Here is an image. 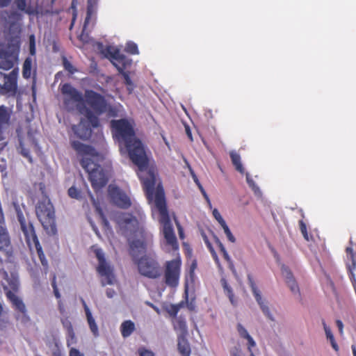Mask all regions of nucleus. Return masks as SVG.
I'll use <instances>...</instances> for the list:
<instances>
[{
  "mask_svg": "<svg viewBox=\"0 0 356 356\" xmlns=\"http://www.w3.org/2000/svg\"><path fill=\"white\" fill-rule=\"evenodd\" d=\"M15 6L21 11L29 13L30 10L27 5L26 0H13Z\"/></svg>",
  "mask_w": 356,
  "mask_h": 356,
  "instance_id": "30",
  "label": "nucleus"
},
{
  "mask_svg": "<svg viewBox=\"0 0 356 356\" xmlns=\"http://www.w3.org/2000/svg\"><path fill=\"white\" fill-rule=\"evenodd\" d=\"M230 356H245L241 348L234 347L230 351Z\"/></svg>",
  "mask_w": 356,
  "mask_h": 356,
  "instance_id": "43",
  "label": "nucleus"
},
{
  "mask_svg": "<svg viewBox=\"0 0 356 356\" xmlns=\"http://www.w3.org/2000/svg\"><path fill=\"white\" fill-rule=\"evenodd\" d=\"M31 68H32V60L29 58H27L23 64L22 74L24 78L28 79L31 76Z\"/></svg>",
  "mask_w": 356,
  "mask_h": 356,
  "instance_id": "27",
  "label": "nucleus"
},
{
  "mask_svg": "<svg viewBox=\"0 0 356 356\" xmlns=\"http://www.w3.org/2000/svg\"><path fill=\"white\" fill-rule=\"evenodd\" d=\"M88 194H89L90 197L91 202H92L94 207H95V209H96L97 211L98 212V213L99 214L100 217L102 218V221H103L104 225L106 227H107L108 226V222L104 218L102 212V211H101V209H100V208H99L97 201L95 200L94 197L92 196V195L91 194L90 191H88Z\"/></svg>",
  "mask_w": 356,
  "mask_h": 356,
  "instance_id": "31",
  "label": "nucleus"
},
{
  "mask_svg": "<svg viewBox=\"0 0 356 356\" xmlns=\"http://www.w3.org/2000/svg\"><path fill=\"white\" fill-rule=\"evenodd\" d=\"M115 294V292L114 290L111 289H108L106 290V296L108 298H112Z\"/></svg>",
  "mask_w": 356,
  "mask_h": 356,
  "instance_id": "49",
  "label": "nucleus"
},
{
  "mask_svg": "<svg viewBox=\"0 0 356 356\" xmlns=\"http://www.w3.org/2000/svg\"><path fill=\"white\" fill-rule=\"evenodd\" d=\"M149 305H150V306H151V307H152V308H153V309H154L157 313H159V309L156 307L154 306L152 304H149Z\"/></svg>",
  "mask_w": 356,
  "mask_h": 356,
  "instance_id": "57",
  "label": "nucleus"
},
{
  "mask_svg": "<svg viewBox=\"0 0 356 356\" xmlns=\"http://www.w3.org/2000/svg\"><path fill=\"white\" fill-rule=\"evenodd\" d=\"M330 343H331V346L332 347L336 350L337 351L339 350V346L337 344L335 340H334V338L332 339V340H330Z\"/></svg>",
  "mask_w": 356,
  "mask_h": 356,
  "instance_id": "51",
  "label": "nucleus"
},
{
  "mask_svg": "<svg viewBox=\"0 0 356 356\" xmlns=\"http://www.w3.org/2000/svg\"><path fill=\"white\" fill-rule=\"evenodd\" d=\"M204 241L206 244L210 243V242L208 241L207 238L206 236H204Z\"/></svg>",
  "mask_w": 356,
  "mask_h": 356,
  "instance_id": "60",
  "label": "nucleus"
},
{
  "mask_svg": "<svg viewBox=\"0 0 356 356\" xmlns=\"http://www.w3.org/2000/svg\"><path fill=\"white\" fill-rule=\"evenodd\" d=\"M72 146L82 156L81 166L88 173L89 179L94 189L99 190L104 186L107 182V175L96 163L102 156L97 154L93 148L79 141H72Z\"/></svg>",
  "mask_w": 356,
  "mask_h": 356,
  "instance_id": "4",
  "label": "nucleus"
},
{
  "mask_svg": "<svg viewBox=\"0 0 356 356\" xmlns=\"http://www.w3.org/2000/svg\"><path fill=\"white\" fill-rule=\"evenodd\" d=\"M207 246L209 249V250H210V252H211L213 259H215V261L216 262H218V258L217 254H216V252L214 251L213 247L211 246V243L207 244Z\"/></svg>",
  "mask_w": 356,
  "mask_h": 356,
  "instance_id": "46",
  "label": "nucleus"
},
{
  "mask_svg": "<svg viewBox=\"0 0 356 356\" xmlns=\"http://www.w3.org/2000/svg\"><path fill=\"white\" fill-rule=\"evenodd\" d=\"M17 72L13 70L9 74L6 75L0 72V92L1 94L13 93L17 88Z\"/></svg>",
  "mask_w": 356,
  "mask_h": 356,
  "instance_id": "11",
  "label": "nucleus"
},
{
  "mask_svg": "<svg viewBox=\"0 0 356 356\" xmlns=\"http://www.w3.org/2000/svg\"><path fill=\"white\" fill-rule=\"evenodd\" d=\"M252 291L257 302L259 305L260 309L265 316L270 321H275L272 308L268 301L262 297L260 291L254 286H252Z\"/></svg>",
  "mask_w": 356,
  "mask_h": 356,
  "instance_id": "14",
  "label": "nucleus"
},
{
  "mask_svg": "<svg viewBox=\"0 0 356 356\" xmlns=\"http://www.w3.org/2000/svg\"><path fill=\"white\" fill-rule=\"evenodd\" d=\"M185 129H186V133L188 137L190 138L191 140H193L192 134H191V129L188 127V126H186Z\"/></svg>",
  "mask_w": 356,
  "mask_h": 356,
  "instance_id": "53",
  "label": "nucleus"
},
{
  "mask_svg": "<svg viewBox=\"0 0 356 356\" xmlns=\"http://www.w3.org/2000/svg\"><path fill=\"white\" fill-rule=\"evenodd\" d=\"M2 311H3V307H2L1 304L0 303V314H1Z\"/></svg>",
  "mask_w": 356,
  "mask_h": 356,
  "instance_id": "64",
  "label": "nucleus"
},
{
  "mask_svg": "<svg viewBox=\"0 0 356 356\" xmlns=\"http://www.w3.org/2000/svg\"><path fill=\"white\" fill-rule=\"evenodd\" d=\"M282 275L285 279V282L289 288L290 291L294 296L300 297V291L299 286L294 278V276L291 270L284 264H281Z\"/></svg>",
  "mask_w": 356,
  "mask_h": 356,
  "instance_id": "15",
  "label": "nucleus"
},
{
  "mask_svg": "<svg viewBox=\"0 0 356 356\" xmlns=\"http://www.w3.org/2000/svg\"><path fill=\"white\" fill-rule=\"evenodd\" d=\"M29 47L31 54L34 55L35 52V40L33 35H31L29 37Z\"/></svg>",
  "mask_w": 356,
  "mask_h": 356,
  "instance_id": "40",
  "label": "nucleus"
},
{
  "mask_svg": "<svg viewBox=\"0 0 356 356\" xmlns=\"http://www.w3.org/2000/svg\"><path fill=\"white\" fill-rule=\"evenodd\" d=\"M70 356H84L83 353H81L79 350L72 348L70 350L69 353Z\"/></svg>",
  "mask_w": 356,
  "mask_h": 356,
  "instance_id": "45",
  "label": "nucleus"
},
{
  "mask_svg": "<svg viewBox=\"0 0 356 356\" xmlns=\"http://www.w3.org/2000/svg\"><path fill=\"white\" fill-rule=\"evenodd\" d=\"M18 218L21 225V229L24 233V234L26 236H29V235H33V227L31 225H26L24 219L22 217L21 215H18Z\"/></svg>",
  "mask_w": 356,
  "mask_h": 356,
  "instance_id": "26",
  "label": "nucleus"
},
{
  "mask_svg": "<svg viewBox=\"0 0 356 356\" xmlns=\"http://www.w3.org/2000/svg\"><path fill=\"white\" fill-rule=\"evenodd\" d=\"M187 307L191 310L193 309V305L192 304L188 305Z\"/></svg>",
  "mask_w": 356,
  "mask_h": 356,
  "instance_id": "63",
  "label": "nucleus"
},
{
  "mask_svg": "<svg viewBox=\"0 0 356 356\" xmlns=\"http://www.w3.org/2000/svg\"><path fill=\"white\" fill-rule=\"evenodd\" d=\"M221 227H222L227 239L232 243H235L236 238L234 236V235L232 234V232H231L229 228L228 227V226L227 225V224L225 223V224L222 225Z\"/></svg>",
  "mask_w": 356,
  "mask_h": 356,
  "instance_id": "35",
  "label": "nucleus"
},
{
  "mask_svg": "<svg viewBox=\"0 0 356 356\" xmlns=\"http://www.w3.org/2000/svg\"><path fill=\"white\" fill-rule=\"evenodd\" d=\"M35 145V141L33 139L29 138L26 141H20V151L21 154L29 159L30 162L32 161V159L29 154V150L26 148V146L33 147Z\"/></svg>",
  "mask_w": 356,
  "mask_h": 356,
  "instance_id": "22",
  "label": "nucleus"
},
{
  "mask_svg": "<svg viewBox=\"0 0 356 356\" xmlns=\"http://www.w3.org/2000/svg\"><path fill=\"white\" fill-rule=\"evenodd\" d=\"M199 188L201 191V193H202L204 197L205 198V200L207 201L208 203L210 204V200H209V198L207 195V194L206 193L205 191L204 190V188H202V185L201 184H199Z\"/></svg>",
  "mask_w": 356,
  "mask_h": 356,
  "instance_id": "48",
  "label": "nucleus"
},
{
  "mask_svg": "<svg viewBox=\"0 0 356 356\" xmlns=\"http://www.w3.org/2000/svg\"><path fill=\"white\" fill-rule=\"evenodd\" d=\"M54 295L57 298H60V294L58 290V289L56 287V286H54Z\"/></svg>",
  "mask_w": 356,
  "mask_h": 356,
  "instance_id": "54",
  "label": "nucleus"
},
{
  "mask_svg": "<svg viewBox=\"0 0 356 356\" xmlns=\"http://www.w3.org/2000/svg\"><path fill=\"white\" fill-rule=\"evenodd\" d=\"M139 356H156L155 353L150 349L146 348L145 347H140L138 350Z\"/></svg>",
  "mask_w": 356,
  "mask_h": 356,
  "instance_id": "36",
  "label": "nucleus"
},
{
  "mask_svg": "<svg viewBox=\"0 0 356 356\" xmlns=\"http://www.w3.org/2000/svg\"><path fill=\"white\" fill-rule=\"evenodd\" d=\"M61 91L67 109L86 115L94 127L99 124L95 115L108 112L109 116L115 115V111L106 104L102 96L92 91H86L83 98L81 92L67 83L62 86Z\"/></svg>",
  "mask_w": 356,
  "mask_h": 356,
  "instance_id": "3",
  "label": "nucleus"
},
{
  "mask_svg": "<svg viewBox=\"0 0 356 356\" xmlns=\"http://www.w3.org/2000/svg\"><path fill=\"white\" fill-rule=\"evenodd\" d=\"M180 258L177 256L174 259L167 261L165 270V280L168 286L176 287L179 284L180 276Z\"/></svg>",
  "mask_w": 356,
  "mask_h": 356,
  "instance_id": "9",
  "label": "nucleus"
},
{
  "mask_svg": "<svg viewBox=\"0 0 356 356\" xmlns=\"http://www.w3.org/2000/svg\"><path fill=\"white\" fill-rule=\"evenodd\" d=\"M38 250L39 256H40V260H41L42 264L44 266L47 265V261H46V260H44V259L42 257V256H41V254H40V249H38Z\"/></svg>",
  "mask_w": 356,
  "mask_h": 356,
  "instance_id": "55",
  "label": "nucleus"
},
{
  "mask_svg": "<svg viewBox=\"0 0 356 356\" xmlns=\"http://www.w3.org/2000/svg\"><path fill=\"white\" fill-rule=\"evenodd\" d=\"M135 330V324L130 320H127L120 325V332L124 338H127L131 336Z\"/></svg>",
  "mask_w": 356,
  "mask_h": 356,
  "instance_id": "20",
  "label": "nucleus"
},
{
  "mask_svg": "<svg viewBox=\"0 0 356 356\" xmlns=\"http://www.w3.org/2000/svg\"><path fill=\"white\" fill-rule=\"evenodd\" d=\"M347 253V257L351 259L353 262V268H355L356 266V261L355 260L354 254H353V250L351 247H348L346 250Z\"/></svg>",
  "mask_w": 356,
  "mask_h": 356,
  "instance_id": "41",
  "label": "nucleus"
},
{
  "mask_svg": "<svg viewBox=\"0 0 356 356\" xmlns=\"http://www.w3.org/2000/svg\"><path fill=\"white\" fill-rule=\"evenodd\" d=\"M220 282L222 286L225 294L229 298L232 305H235L236 301L234 299L232 287L227 284V281L224 278L221 280Z\"/></svg>",
  "mask_w": 356,
  "mask_h": 356,
  "instance_id": "23",
  "label": "nucleus"
},
{
  "mask_svg": "<svg viewBox=\"0 0 356 356\" xmlns=\"http://www.w3.org/2000/svg\"><path fill=\"white\" fill-rule=\"evenodd\" d=\"M126 50L132 54H137L138 53L137 45L132 42H127Z\"/></svg>",
  "mask_w": 356,
  "mask_h": 356,
  "instance_id": "37",
  "label": "nucleus"
},
{
  "mask_svg": "<svg viewBox=\"0 0 356 356\" xmlns=\"http://www.w3.org/2000/svg\"><path fill=\"white\" fill-rule=\"evenodd\" d=\"M204 241L206 244L210 243V242L208 241L207 238L206 236H204Z\"/></svg>",
  "mask_w": 356,
  "mask_h": 356,
  "instance_id": "62",
  "label": "nucleus"
},
{
  "mask_svg": "<svg viewBox=\"0 0 356 356\" xmlns=\"http://www.w3.org/2000/svg\"><path fill=\"white\" fill-rule=\"evenodd\" d=\"M236 329L240 337L245 341L249 356H257L259 353L257 343L248 330L240 323L237 325Z\"/></svg>",
  "mask_w": 356,
  "mask_h": 356,
  "instance_id": "12",
  "label": "nucleus"
},
{
  "mask_svg": "<svg viewBox=\"0 0 356 356\" xmlns=\"http://www.w3.org/2000/svg\"><path fill=\"white\" fill-rule=\"evenodd\" d=\"M230 156L232 158V163L236 167V169L241 173H243L244 170L241 163L240 156L238 154L233 152L230 153Z\"/></svg>",
  "mask_w": 356,
  "mask_h": 356,
  "instance_id": "28",
  "label": "nucleus"
},
{
  "mask_svg": "<svg viewBox=\"0 0 356 356\" xmlns=\"http://www.w3.org/2000/svg\"><path fill=\"white\" fill-rule=\"evenodd\" d=\"M62 323L63 326L67 330L68 334L71 338V339H68L67 341V346H70L72 343V341L74 338V333L73 331L72 325L71 323L67 320H62Z\"/></svg>",
  "mask_w": 356,
  "mask_h": 356,
  "instance_id": "29",
  "label": "nucleus"
},
{
  "mask_svg": "<svg viewBox=\"0 0 356 356\" xmlns=\"http://www.w3.org/2000/svg\"><path fill=\"white\" fill-rule=\"evenodd\" d=\"M323 329L325 333L326 338L329 340H332L334 339V335L332 333L331 329L329 326L327 325L325 321L322 322Z\"/></svg>",
  "mask_w": 356,
  "mask_h": 356,
  "instance_id": "38",
  "label": "nucleus"
},
{
  "mask_svg": "<svg viewBox=\"0 0 356 356\" xmlns=\"http://www.w3.org/2000/svg\"><path fill=\"white\" fill-rule=\"evenodd\" d=\"M336 324H337V326L339 329L340 334H343V324L342 321L340 320H337Z\"/></svg>",
  "mask_w": 356,
  "mask_h": 356,
  "instance_id": "47",
  "label": "nucleus"
},
{
  "mask_svg": "<svg viewBox=\"0 0 356 356\" xmlns=\"http://www.w3.org/2000/svg\"><path fill=\"white\" fill-rule=\"evenodd\" d=\"M212 213L214 218L218 222L220 226L226 223L218 209H214Z\"/></svg>",
  "mask_w": 356,
  "mask_h": 356,
  "instance_id": "39",
  "label": "nucleus"
},
{
  "mask_svg": "<svg viewBox=\"0 0 356 356\" xmlns=\"http://www.w3.org/2000/svg\"><path fill=\"white\" fill-rule=\"evenodd\" d=\"M10 111L4 106H0V134L9 125ZM1 136H0V139Z\"/></svg>",
  "mask_w": 356,
  "mask_h": 356,
  "instance_id": "17",
  "label": "nucleus"
},
{
  "mask_svg": "<svg viewBox=\"0 0 356 356\" xmlns=\"http://www.w3.org/2000/svg\"><path fill=\"white\" fill-rule=\"evenodd\" d=\"M15 58L0 50V68L4 70L11 69L14 65Z\"/></svg>",
  "mask_w": 356,
  "mask_h": 356,
  "instance_id": "18",
  "label": "nucleus"
},
{
  "mask_svg": "<svg viewBox=\"0 0 356 356\" xmlns=\"http://www.w3.org/2000/svg\"><path fill=\"white\" fill-rule=\"evenodd\" d=\"M4 278L2 282L3 291L8 299L10 301L16 309L23 314V319L25 321H29V318L25 314L26 306L22 299L17 296V292L19 289V282L18 276L16 273H10L8 275L7 273H3Z\"/></svg>",
  "mask_w": 356,
  "mask_h": 356,
  "instance_id": "5",
  "label": "nucleus"
},
{
  "mask_svg": "<svg viewBox=\"0 0 356 356\" xmlns=\"http://www.w3.org/2000/svg\"><path fill=\"white\" fill-rule=\"evenodd\" d=\"M21 15L17 12L3 11L0 16V24L5 30L11 34H16L20 31Z\"/></svg>",
  "mask_w": 356,
  "mask_h": 356,
  "instance_id": "10",
  "label": "nucleus"
},
{
  "mask_svg": "<svg viewBox=\"0 0 356 356\" xmlns=\"http://www.w3.org/2000/svg\"><path fill=\"white\" fill-rule=\"evenodd\" d=\"M178 229H179V236L181 238H183V233H182V230L181 229V227L178 225Z\"/></svg>",
  "mask_w": 356,
  "mask_h": 356,
  "instance_id": "58",
  "label": "nucleus"
},
{
  "mask_svg": "<svg viewBox=\"0 0 356 356\" xmlns=\"http://www.w3.org/2000/svg\"><path fill=\"white\" fill-rule=\"evenodd\" d=\"M111 127L121 153H127L138 167V175L143 184L149 201L152 204V215L162 225L163 248L166 251L177 252L178 244L165 207L163 191L159 186L154 188L155 174L147 167L146 154L141 142L135 136L133 122L124 119L112 120Z\"/></svg>",
  "mask_w": 356,
  "mask_h": 356,
  "instance_id": "1",
  "label": "nucleus"
},
{
  "mask_svg": "<svg viewBox=\"0 0 356 356\" xmlns=\"http://www.w3.org/2000/svg\"><path fill=\"white\" fill-rule=\"evenodd\" d=\"M120 232L130 243L131 253L140 275L149 278H157L161 275L158 262L152 257L143 255L146 246L152 241V235L145 232L136 218L129 213H120L115 216Z\"/></svg>",
  "mask_w": 356,
  "mask_h": 356,
  "instance_id": "2",
  "label": "nucleus"
},
{
  "mask_svg": "<svg viewBox=\"0 0 356 356\" xmlns=\"http://www.w3.org/2000/svg\"><path fill=\"white\" fill-rule=\"evenodd\" d=\"M204 241L206 244L210 243V242L208 241L207 238L206 236H204Z\"/></svg>",
  "mask_w": 356,
  "mask_h": 356,
  "instance_id": "61",
  "label": "nucleus"
},
{
  "mask_svg": "<svg viewBox=\"0 0 356 356\" xmlns=\"http://www.w3.org/2000/svg\"><path fill=\"white\" fill-rule=\"evenodd\" d=\"M97 0H88V10H87V16L85 19L84 26H83V31H86V26L89 22V20L91 17V15L94 13V8L97 4Z\"/></svg>",
  "mask_w": 356,
  "mask_h": 356,
  "instance_id": "25",
  "label": "nucleus"
},
{
  "mask_svg": "<svg viewBox=\"0 0 356 356\" xmlns=\"http://www.w3.org/2000/svg\"><path fill=\"white\" fill-rule=\"evenodd\" d=\"M330 343H331V346L332 347L336 350L337 351L339 350V346L337 344L335 340H334V338L332 339V340H330Z\"/></svg>",
  "mask_w": 356,
  "mask_h": 356,
  "instance_id": "52",
  "label": "nucleus"
},
{
  "mask_svg": "<svg viewBox=\"0 0 356 356\" xmlns=\"http://www.w3.org/2000/svg\"><path fill=\"white\" fill-rule=\"evenodd\" d=\"M215 239H216V243L218 245V246H219V248L220 249V251L222 253L224 259L227 262L230 263V264H232L230 257L229 256L227 252L226 251L224 245L222 244V243L220 241V240L217 237H215Z\"/></svg>",
  "mask_w": 356,
  "mask_h": 356,
  "instance_id": "33",
  "label": "nucleus"
},
{
  "mask_svg": "<svg viewBox=\"0 0 356 356\" xmlns=\"http://www.w3.org/2000/svg\"><path fill=\"white\" fill-rule=\"evenodd\" d=\"M36 214L42 227L49 234L56 232L55 212L50 200L43 197L37 204Z\"/></svg>",
  "mask_w": 356,
  "mask_h": 356,
  "instance_id": "6",
  "label": "nucleus"
},
{
  "mask_svg": "<svg viewBox=\"0 0 356 356\" xmlns=\"http://www.w3.org/2000/svg\"><path fill=\"white\" fill-rule=\"evenodd\" d=\"M175 328L179 332V336L181 337H186L188 334L187 325L186 321L181 319L177 320Z\"/></svg>",
  "mask_w": 356,
  "mask_h": 356,
  "instance_id": "24",
  "label": "nucleus"
},
{
  "mask_svg": "<svg viewBox=\"0 0 356 356\" xmlns=\"http://www.w3.org/2000/svg\"><path fill=\"white\" fill-rule=\"evenodd\" d=\"M85 312L86 316L87 322L88 323L90 330L94 337H97L99 336V329L98 326L95 322V318H93L92 313L90 310V309L85 305Z\"/></svg>",
  "mask_w": 356,
  "mask_h": 356,
  "instance_id": "19",
  "label": "nucleus"
},
{
  "mask_svg": "<svg viewBox=\"0 0 356 356\" xmlns=\"http://www.w3.org/2000/svg\"><path fill=\"white\" fill-rule=\"evenodd\" d=\"M105 55L107 58L111 59L113 64L116 67L118 70L122 73L124 79L125 83L127 86V90L129 92L134 89V84L131 82L129 75L126 72H122V65L124 67L130 64L129 60L120 53V49L114 46H109L106 49Z\"/></svg>",
  "mask_w": 356,
  "mask_h": 356,
  "instance_id": "8",
  "label": "nucleus"
},
{
  "mask_svg": "<svg viewBox=\"0 0 356 356\" xmlns=\"http://www.w3.org/2000/svg\"><path fill=\"white\" fill-rule=\"evenodd\" d=\"M68 195L70 197L80 200L81 198V192L75 186H72L68 189Z\"/></svg>",
  "mask_w": 356,
  "mask_h": 356,
  "instance_id": "34",
  "label": "nucleus"
},
{
  "mask_svg": "<svg viewBox=\"0 0 356 356\" xmlns=\"http://www.w3.org/2000/svg\"><path fill=\"white\" fill-rule=\"evenodd\" d=\"M12 0H0V7H7Z\"/></svg>",
  "mask_w": 356,
  "mask_h": 356,
  "instance_id": "50",
  "label": "nucleus"
},
{
  "mask_svg": "<svg viewBox=\"0 0 356 356\" xmlns=\"http://www.w3.org/2000/svg\"><path fill=\"white\" fill-rule=\"evenodd\" d=\"M299 224H300V228L301 232H302L304 238L307 241H308L309 238H308V234L307 232L306 225L302 221H300Z\"/></svg>",
  "mask_w": 356,
  "mask_h": 356,
  "instance_id": "44",
  "label": "nucleus"
},
{
  "mask_svg": "<svg viewBox=\"0 0 356 356\" xmlns=\"http://www.w3.org/2000/svg\"><path fill=\"white\" fill-rule=\"evenodd\" d=\"M63 65L65 69L71 74H73L76 71L73 65L65 58L63 59Z\"/></svg>",
  "mask_w": 356,
  "mask_h": 356,
  "instance_id": "42",
  "label": "nucleus"
},
{
  "mask_svg": "<svg viewBox=\"0 0 356 356\" xmlns=\"http://www.w3.org/2000/svg\"><path fill=\"white\" fill-rule=\"evenodd\" d=\"M108 194L112 202L122 208H127L130 205L129 198L118 187L110 185Z\"/></svg>",
  "mask_w": 356,
  "mask_h": 356,
  "instance_id": "13",
  "label": "nucleus"
},
{
  "mask_svg": "<svg viewBox=\"0 0 356 356\" xmlns=\"http://www.w3.org/2000/svg\"><path fill=\"white\" fill-rule=\"evenodd\" d=\"M351 348H352L353 356H356V347H355V346L353 345Z\"/></svg>",
  "mask_w": 356,
  "mask_h": 356,
  "instance_id": "56",
  "label": "nucleus"
},
{
  "mask_svg": "<svg viewBox=\"0 0 356 356\" xmlns=\"http://www.w3.org/2000/svg\"><path fill=\"white\" fill-rule=\"evenodd\" d=\"M91 252L95 254L98 261L97 271L102 277V284L113 285L115 283V278L113 273V268L105 258V254L102 248L97 245L91 247Z\"/></svg>",
  "mask_w": 356,
  "mask_h": 356,
  "instance_id": "7",
  "label": "nucleus"
},
{
  "mask_svg": "<svg viewBox=\"0 0 356 356\" xmlns=\"http://www.w3.org/2000/svg\"><path fill=\"white\" fill-rule=\"evenodd\" d=\"M86 119H81L80 123L77 126H73L72 129L79 138L82 139H88L91 134V129L89 124L95 127L88 117L85 115Z\"/></svg>",
  "mask_w": 356,
  "mask_h": 356,
  "instance_id": "16",
  "label": "nucleus"
},
{
  "mask_svg": "<svg viewBox=\"0 0 356 356\" xmlns=\"http://www.w3.org/2000/svg\"><path fill=\"white\" fill-rule=\"evenodd\" d=\"M246 180L250 186V187L252 188L253 191L254 192L255 195L260 196L261 195V191L259 188V187L255 184L254 181L250 178V175L248 173L246 174Z\"/></svg>",
  "mask_w": 356,
  "mask_h": 356,
  "instance_id": "32",
  "label": "nucleus"
},
{
  "mask_svg": "<svg viewBox=\"0 0 356 356\" xmlns=\"http://www.w3.org/2000/svg\"><path fill=\"white\" fill-rule=\"evenodd\" d=\"M193 179H194V181H195V182L197 184V185L199 186V184H200V182H199L198 179H197V177H196L195 175H193Z\"/></svg>",
  "mask_w": 356,
  "mask_h": 356,
  "instance_id": "59",
  "label": "nucleus"
},
{
  "mask_svg": "<svg viewBox=\"0 0 356 356\" xmlns=\"http://www.w3.org/2000/svg\"><path fill=\"white\" fill-rule=\"evenodd\" d=\"M178 350L182 356H189L191 353L190 346L185 337H178Z\"/></svg>",
  "mask_w": 356,
  "mask_h": 356,
  "instance_id": "21",
  "label": "nucleus"
}]
</instances>
